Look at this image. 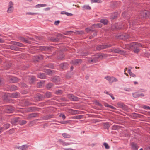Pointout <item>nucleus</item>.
I'll use <instances>...</instances> for the list:
<instances>
[{"instance_id":"2eb2a0df","label":"nucleus","mask_w":150,"mask_h":150,"mask_svg":"<svg viewBox=\"0 0 150 150\" xmlns=\"http://www.w3.org/2000/svg\"><path fill=\"white\" fill-rule=\"evenodd\" d=\"M98 61V57H94L93 58H89L88 60V62L91 63H95L96 62Z\"/></svg>"},{"instance_id":"b1692460","label":"nucleus","mask_w":150,"mask_h":150,"mask_svg":"<svg viewBox=\"0 0 150 150\" xmlns=\"http://www.w3.org/2000/svg\"><path fill=\"white\" fill-rule=\"evenodd\" d=\"M63 91L62 90H56L55 92V93L57 95H60L62 94Z\"/></svg>"},{"instance_id":"cd10ccee","label":"nucleus","mask_w":150,"mask_h":150,"mask_svg":"<svg viewBox=\"0 0 150 150\" xmlns=\"http://www.w3.org/2000/svg\"><path fill=\"white\" fill-rule=\"evenodd\" d=\"M53 48L52 47H45L44 46L42 47V50H51Z\"/></svg>"},{"instance_id":"9d476101","label":"nucleus","mask_w":150,"mask_h":150,"mask_svg":"<svg viewBox=\"0 0 150 150\" xmlns=\"http://www.w3.org/2000/svg\"><path fill=\"white\" fill-rule=\"evenodd\" d=\"M8 79L10 82L12 83H15L19 80L18 78L15 77H9Z\"/></svg>"},{"instance_id":"473e14b6","label":"nucleus","mask_w":150,"mask_h":150,"mask_svg":"<svg viewBox=\"0 0 150 150\" xmlns=\"http://www.w3.org/2000/svg\"><path fill=\"white\" fill-rule=\"evenodd\" d=\"M62 135L63 137L65 138H70L71 137V135L67 133H63Z\"/></svg>"},{"instance_id":"72a5a7b5","label":"nucleus","mask_w":150,"mask_h":150,"mask_svg":"<svg viewBox=\"0 0 150 150\" xmlns=\"http://www.w3.org/2000/svg\"><path fill=\"white\" fill-rule=\"evenodd\" d=\"M24 104L25 106H29L32 105V104L28 100H25L24 102Z\"/></svg>"},{"instance_id":"f8f14e48","label":"nucleus","mask_w":150,"mask_h":150,"mask_svg":"<svg viewBox=\"0 0 150 150\" xmlns=\"http://www.w3.org/2000/svg\"><path fill=\"white\" fill-rule=\"evenodd\" d=\"M39 114L38 113H32L28 115L27 118L28 119H30L33 118L38 117Z\"/></svg>"},{"instance_id":"e433bc0d","label":"nucleus","mask_w":150,"mask_h":150,"mask_svg":"<svg viewBox=\"0 0 150 150\" xmlns=\"http://www.w3.org/2000/svg\"><path fill=\"white\" fill-rule=\"evenodd\" d=\"M45 95L46 96L45 97H47V98H50L52 96V95L50 92H47L45 93Z\"/></svg>"},{"instance_id":"ea45409f","label":"nucleus","mask_w":150,"mask_h":150,"mask_svg":"<svg viewBox=\"0 0 150 150\" xmlns=\"http://www.w3.org/2000/svg\"><path fill=\"white\" fill-rule=\"evenodd\" d=\"M54 116L53 115H46L44 117V118L45 119H48L52 118Z\"/></svg>"},{"instance_id":"a211bd4d","label":"nucleus","mask_w":150,"mask_h":150,"mask_svg":"<svg viewBox=\"0 0 150 150\" xmlns=\"http://www.w3.org/2000/svg\"><path fill=\"white\" fill-rule=\"evenodd\" d=\"M20 96L18 92H15L11 94L10 96L12 98H18Z\"/></svg>"},{"instance_id":"338daca9","label":"nucleus","mask_w":150,"mask_h":150,"mask_svg":"<svg viewBox=\"0 0 150 150\" xmlns=\"http://www.w3.org/2000/svg\"><path fill=\"white\" fill-rule=\"evenodd\" d=\"M9 7L11 6V7H13V4L12 1H11L9 3Z\"/></svg>"},{"instance_id":"f3484780","label":"nucleus","mask_w":150,"mask_h":150,"mask_svg":"<svg viewBox=\"0 0 150 150\" xmlns=\"http://www.w3.org/2000/svg\"><path fill=\"white\" fill-rule=\"evenodd\" d=\"M68 64L67 63H63L60 65V67L63 69H65L67 67Z\"/></svg>"},{"instance_id":"c85d7f7f","label":"nucleus","mask_w":150,"mask_h":150,"mask_svg":"<svg viewBox=\"0 0 150 150\" xmlns=\"http://www.w3.org/2000/svg\"><path fill=\"white\" fill-rule=\"evenodd\" d=\"M13 44L20 47H23L24 46V45L22 43L16 42H14Z\"/></svg>"},{"instance_id":"6ab92c4d","label":"nucleus","mask_w":150,"mask_h":150,"mask_svg":"<svg viewBox=\"0 0 150 150\" xmlns=\"http://www.w3.org/2000/svg\"><path fill=\"white\" fill-rule=\"evenodd\" d=\"M131 145L133 150H137L138 147L137 144L132 142L131 144Z\"/></svg>"},{"instance_id":"052dcab7","label":"nucleus","mask_w":150,"mask_h":150,"mask_svg":"<svg viewBox=\"0 0 150 150\" xmlns=\"http://www.w3.org/2000/svg\"><path fill=\"white\" fill-rule=\"evenodd\" d=\"M4 126L5 127V129H6L9 127L10 125L9 124H6L4 125Z\"/></svg>"},{"instance_id":"bf43d9fd","label":"nucleus","mask_w":150,"mask_h":150,"mask_svg":"<svg viewBox=\"0 0 150 150\" xmlns=\"http://www.w3.org/2000/svg\"><path fill=\"white\" fill-rule=\"evenodd\" d=\"M60 117H62L63 119H64L66 118V116L64 114H61L59 115Z\"/></svg>"},{"instance_id":"603ef678","label":"nucleus","mask_w":150,"mask_h":150,"mask_svg":"<svg viewBox=\"0 0 150 150\" xmlns=\"http://www.w3.org/2000/svg\"><path fill=\"white\" fill-rule=\"evenodd\" d=\"M52 71L50 69L46 70L47 73L49 75H51L52 73Z\"/></svg>"},{"instance_id":"bb28decb","label":"nucleus","mask_w":150,"mask_h":150,"mask_svg":"<svg viewBox=\"0 0 150 150\" xmlns=\"http://www.w3.org/2000/svg\"><path fill=\"white\" fill-rule=\"evenodd\" d=\"M36 108L35 107H30L27 109V111L29 112H31L35 111Z\"/></svg>"},{"instance_id":"e2e57ef3","label":"nucleus","mask_w":150,"mask_h":150,"mask_svg":"<svg viewBox=\"0 0 150 150\" xmlns=\"http://www.w3.org/2000/svg\"><path fill=\"white\" fill-rule=\"evenodd\" d=\"M63 12L65 13V14H66L68 16H71L73 15V14L71 13L66 12L65 11H63Z\"/></svg>"},{"instance_id":"ddd939ff","label":"nucleus","mask_w":150,"mask_h":150,"mask_svg":"<svg viewBox=\"0 0 150 150\" xmlns=\"http://www.w3.org/2000/svg\"><path fill=\"white\" fill-rule=\"evenodd\" d=\"M82 60L81 59H76L72 60L71 62L74 65H77L79 63L82 62Z\"/></svg>"},{"instance_id":"58836bf2","label":"nucleus","mask_w":150,"mask_h":150,"mask_svg":"<svg viewBox=\"0 0 150 150\" xmlns=\"http://www.w3.org/2000/svg\"><path fill=\"white\" fill-rule=\"evenodd\" d=\"M53 84L51 83H49L47 85H46V88L47 89H49L50 88H51Z\"/></svg>"},{"instance_id":"aec40b11","label":"nucleus","mask_w":150,"mask_h":150,"mask_svg":"<svg viewBox=\"0 0 150 150\" xmlns=\"http://www.w3.org/2000/svg\"><path fill=\"white\" fill-rule=\"evenodd\" d=\"M38 77L41 79H45L46 78L45 74L43 73H39L38 74Z\"/></svg>"},{"instance_id":"864d4df0","label":"nucleus","mask_w":150,"mask_h":150,"mask_svg":"<svg viewBox=\"0 0 150 150\" xmlns=\"http://www.w3.org/2000/svg\"><path fill=\"white\" fill-rule=\"evenodd\" d=\"M104 56V54H102L100 55H98L97 57H98V59L99 58L101 59H102Z\"/></svg>"},{"instance_id":"a18cd8bd","label":"nucleus","mask_w":150,"mask_h":150,"mask_svg":"<svg viewBox=\"0 0 150 150\" xmlns=\"http://www.w3.org/2000/svg\"><path fill=\"white\" fill-rule=\"evenodd\" d=\"M117 105L119 106V107L120 108H124L125 107V105L122 103H117Z\"/></svg>"},{"instance_id":"8fccbe9b","label":"nucleus","mask_w":150,"mask_h":150,"mask_svg":"<svg viewBox=\"0 0 150 150\" xmlns=\"http://www.w3.org/2000/svg\"><path fill=\"white\" fill-rule=\"evenodd\" d=\"M103 145L104 146L105 148L106 149H109L110 148V146L108 145V144L106 143H104L103 144Z\"/></svg>"},{"instance_id":"4c0bfd02","label":"nucleus","mask_w":150,"mask_h":150,"mask_svg":"<svg viewBox=\"0 0 150 150\" xmlns=\"http://www.w3.org/2000/svg\"><path fill=\"white\" fill-rule=\"evenodd\" d=\"M59 142L62 144L63 146H67L70 145L69 143L65 142L64 141L61 139L59 140Z\"/></svg>"},{"instance_id":"9b49d317","label":"nucleus","mask_w":150,"mask_h":150,"mask_svg":"<svg viewBox=\"0 0 150 150\" xmlns=\"http://www.w3.org/2000/svg\"><path fill=\"white\" fill-rule=\"evenodd\" d=\"M36 81V78L35 76H32L28 77V81L30 84L33 83Z\"/></svg>"},{"instance_id":"4be33fe9","label":"nucleus","mask_w":150,"mask_h":150,"mask_svg":"<svg viewBox=\"0 0 150 150\" xmlns=\"http://www.w3.org/2000/svg\"><path fill=\"white\" fill-rule=\"evenodd\" d=\"M28 147V146L27 145H23L19 147L18 148V149H20L21 150H26Z\"/></svg>"},{"instance_id":"0e129e2a","label":"nucleus","mask_w":150,"mask_h":150,"mask_svg":"<svg viewBox=\"0 0 150 150\" xmlns=\"http://www.w3.org/2000/svg\"><path fill=\"white\" fill-rule=\"evenodd\" d=\"M143 108L144 109H150V107L147 106L146 105H144Z\"/></svg>"},{"instance_id":"de8ad7c7","label":"nucleus","mask_w":150,"mask_h":150,"mask_svg":"<svg viewBox=\"0 0 150 150\" xmlns=\"http://www.w3.org/2000/svg\"><path fill=\"white\" fill-rule=\"evenodd\" d=\"M83 8L86 10H90L91 9V8L88 5H85L83 6Z\"/></svg>"},{"instance_id":"4468645a","label":"nucleus","mask_w":150,"mask_h":150,"mask_svg":"<svg viewBox=\"0 0 150 150\" xmlns=\"http://www.w3.org/2000/svg\"><path fill=\"white\" fill-rule=\"evenodd\" d=\"M19 117H15L11 119V122L13 125H15L18 122Z\"/></svg>"},{"instance_id":"69168bd1","label":"nucleus","mask_w":150,"mask_h":150,"mask_svg":"<svg viewBox=\"0 0 150 150\" xmlns=\"http://www.w3.org/2000/svg\"><path fill=\"white\" fill-rule=\"evenodd\" d=\"M86 31L87 32H88L90 31H94V30H91V29L89 28H86Z\"/></svg>"},{"instance_id":"a878e982","label":"nucleus","mask_w":150,"mask_h":150,"mask_svg":"<svg viewBox=\"0 0 150 150\" xmlns=\"http://www.w3.org/2000/svg\"><path fill=\"white\" fill-rule=\"evenodd\" d=\"M69 112L72 114H76L77 113L78 111L72 109H69Z\"/></svg>"},{"instance_id":"774afa93","label":"nucleus","mask_w":150,"mask_h":150,"mask_svg":"<svg viewBox=\"0 0 150 150\" xmlns=\"http://www.w3.org/2000/svg\"><path fill=\"white\" fill-rule=\"evenodd\" d=\"M88 54V53L87 52H83L82 53L81 55L83 56H86Z\"/></svg>"},{"instance_id":"1a4fd4ad","label":"nucleus","mask_w":150,"mask_h":150,"mask_svg":"<svg viewBox=\"0 0 150 150\" xmlns=\"http://www.w3.org/2000/svg\"><path fill=\"white\" fill-rule=\"evenodd\" d=\"M57 58L59 60H63L64 57L63 52L61 51L58 52Z\"/></svg>"},{"instance_id":"7ed1b4c3","label":"nucleus","mask_w":150,"mask_h":150,"mask_svg":"<svg viewBox=\"0 0 150 150\" xmlns=\"http://www.w3.org/2000/svg\"><path fill=\"white\" fill-rule=\"evenodd\" d=\"M67 96L71 101H78L79 99V98L74 96L73 94H69L67 95Z\"/></svg>"},{"instance_id":"c03bdc74","label":"nucleus","mask_w":150,"mask_h":150,"mask_svg":"<svg viewBox=\"0 0 150 150\" xmlns=\"http://www.w3.org/2000/svg\"><path fill=\"white\" fill-rule=\"evenodd\" d=\"M13 7H11V6L10 7L9 6V8H8L7 12L8 13L11 12L13 10Z\"/></svg>"},{"instance_id":"37998d69","label":"nucleus","mask_w":150,"mask_h":150,"mask_svg":"<svg viewBox=\"0 0 150 150\" xmlns=\"http://www.w3.org/2000/svg\"><path fill=\"white\" fill-rule=\"evenodd\" d=\"M120 126L117 125H114L112 126V129L116 130L119 129Z\"/></svg>"},{"instance_id":"393cba45","label":"nucleus","mask_w":150,"mask_h":150,"mask_svg":"<svg viewBox=\"0 0 150 150\" xmlns=\"http://www.w3.org/2000/svg\"><path fill=\"white\" fill-rule=\"evenodd\" d=\"M104 128L105 129H108L110 127L109 124L108 122H106L103 123Z\"/></svg>"},{"instance_id":"c9c22d12","label":"nucleus","mask_w":150,"mask_h":150,"mask_svg":"<svg viewBox=\"0 0 150 150\" xmlns=\"http://www.w3.org/2000/svg\"><path fill=\"white\" fill-rule=\"evenodd\" d=\"M104 105L105 107H109L112 109H113L114 110H115L116 109V108L115 107H113V106H111V105H109L107 103H105Z\"/></svg>"},{"instance_id":"0eeeda50","label":"nucleus","mask_w":150,"mask_h":150,"mask_svg":"<svg viewBox=\"0 0 150 150\" xmlns=\"http://www.w3.org/2000/svg\"><path fill=\"white\" fill-rule=\"evenodd\" d=\"M110 51L115 53H120L121 54H124L125 53V52L123 50L116 48L110 49Z\"/></svg>"},{"instance_id":"a19ab883","label":"nucleus","mask_w":150,"mask_h":150,"mask_svg":"<svg viewBox=\"0 0 150 150\" xmlns=\"http://www.w3.org/2000/svg\"><path fill=\"white\" fill-rule=\"evenodd\" d=\"M102 26V24L100 23L97 24H93L92 25V27H94V28L98 27L99 28H100Z\"/></svg>"},{"instance_id":"680f3d73","label":"nucleus","mask_w":150,"mask_h":150,"mask_svg":"<svg viewBox=\"0 0 150 150\" xmlns=\"http://www.w3.org/2000/svg\"><path fill=\"white\" fill-rule=\"evenodd\" d=\"M47 67L51 68H53L54 66L53 64H50L47 65Z\"/></svg>"},{"instance_id":"13d9d810","label":"nucleus","mask_w":150,"mask_h":150,"mask_svg":"<svg viewBox=\"0 0 150 150\" xmlns=\"http://www.w3.org/2000/svg\"><path fill=\"white\" fill-rule=\"evenodd\" d=\"M4 83V80L3 79L0 77V86L2 85Z\"/></svg>"},{"instance_id":"79ce46f5","label":"nucleus","mask_w":150,"mask_h":150,"mask_svg":"<svg viewBox=\"0 0 150 150\" xmlns=\"http://www.w3.org/2000/svg\"><path fill=\"white\" fill-rule=\"evenodd\" d=\"M19 85L21 87L26 88L27 87V85L24 83L22 82L19 83Z\"/></svg>"},{"instance_id":"f257e3e1","label":"nucleus","mask_w":150,"mask_h":150,"mask_svg":"<svg viewBox=\"0 0 150 150\" xmlns=\"http://www.w3.org/2000/svg\"><path fill=\"white\" fill-rule=\"evenodd\" d=\"M129 47L131 49L139 48L140 47H143L142 45L139 43L137 42H134L130 43L129 45Z\"/></svg>"},{"instance_id":"dca6fc26","label":"nucleus","mask_w":150,"mask_h":150,"mask_svg":"<svg viewBox=\"0 0 150 150\" xmlns=\"http://www.w3.org/2000/svg\"><path fill=\"white\" fill-rule=\"evenodd\" d=\"M36 98H38V100H42L45 98V96L43 95L39 94L36 96Z\"/></svg>"},{"instance_id":"5701e85b","label":"nucleus","mask_w":150,"mask_h":150,"mask_svg":"<svg viewBox=\"0 0 150 150\" xmlns=\"http://www.w3.org/2000/svg\"><path fill=\"white\" fill-rule=\"evenodd\" d=\"M50 40L52 42H57L60 39L58 38H54L53 37H51L50 39Z\"/></svg>"},{"instance_id":"6e6d98bb","label":"nucleus","mask_w":150,"mask_h":150,"mask_svg":"<svg viewBox=\"0 0 150 150\" xmlns=\"http://www.w3.org/2000/svg\"><path fill=\"white\" fill-rule=\"evenodd\" d=\"M139 51V50L138 48H136L134 50V53H138Z\"/></svg>"},{"instance_id":"412c9836","label":"nucleus","mask_w":150,"mask_h":150,"mask_svg":"<svg viewBox=\"0 0 150 150\" xmlns=\"http://www.w3.org/2000/svg\"><path fill=\"white\" fill-rule=\"evenodd\" d=\"M19 39L20 40L22 41V42H23L27 43H30V42L28 41L26 39H25V38L24 37H20L19 38Z\"/></svg>"},{"instance_id":"09e8293b","label":"nucleus","mask_w":150,"mask_h":150,"mask_svg":"<svg viewBox=\"0 0 150 150\" xmlns=\"http://www.w3.org/2000/svg\"><path fill=\"white\" fill-rule=\"evenodd\" d=\"M44 83V82H43L42 83L41 82L38 83L37 84V87L38 88H40L41 86H42V84H43Z\"/></svg>"},{"instance_id":"5fc2aeb1","label":"nucleus","mask_w":150,"mask_h":150,"mask_svg":"<svg viewBox=\"0 0 150 150\" xmlns=\"http://www.w3.org/2000/svg\"><path fill=\"white\" fill-rule=\"evenodd\" d=\"M27 123V121L25 120H23L20 123V125H23Z\"/></svg>"},{"instance_id":"3c124183","label":"nucleus","mask_w":150,"mask_h":150,"mask_svg":"<svg viewBox=\"0 0 150 150\" xmlns=\"http://www.w3.org/2000/svg\"><path fill=\"white\" fill-rule=\"evenodd\" d=\"M46 6V4H38V5L36 6V7H38L45 6Z\"/></svg>"},{"instance_id":"20e7f679","label":"nucleus","mask_w":150,"mask_h":150,"mask_svg":"<svg viewBox=\"0 0 150 150\" xmlns=\"http://www.w3.org/2000/svg\"><path fill=\"white\" fill-rule=\"evenodd\" d=\"M14 110V108L13 107L8 106L5 108L4 111L6 113H12Z\"/></svg>"},{"instance_id":"f704fd0d","label":"nucleus","mask_w":150,"mask_h":150,"mask_svg":"<svg viewBox=\"0 0 150 150\" xmlns=\"http://www.w3.org/2000/svg\"><path fill=\"white\" fill-rule=\"evenodd\" d=\"M10 88V90L11 91H14L17 89V87L13 85L11 86Z\"/></svg>"},{"instance_id":"4d7b16f0","label":"nucleus","mask_w":150,"mask_h":150,"mask_svg":"<svg viewBox=\"0 0 150 150\" xmlns=\"http://www.w3.org/2000/svg\"><path fill=\"white\" fill-rule=\"evenodd\" d=\"M92 3L97 2L98 3H100V0H91Z\"/></svg>"},{"instance_id":"39448f33","label":"nucleus","mask_w":150,"mask_h":150,"mask_svg":"<svg viewBox=\"0 0 150 150\" xmlns=\"http://www.w3.org/2000/svg\"><path fill=\"white\" fill-rule=\"evenodd\" d=\"M150 15V12L146 10H144L141 13V16L143 18H147Z\"/></svg>"},{"instance_id":"7c9ffc66","label":"nucleus","mask_w":150,"mask_h":150,"mask_svg":"<svg viewBox=\"0 0 150 150\" xmlns=\"http://www.w3.org/2000/svg\"><path fill=\"white\" fill-rule=\"evenodd\" d=\"M100 21L105 25H107L108 23V21L106 19H101Z\"/></svg>"},{"instance_id":"f03ea898","label":"nucleus","mask_w":150,"mask_h":150,"mask_svg":"<svg viewBox=\"0 0 150 150\" xmlns=\"http://www.w3.org/2000/svg\"><path fill=\"white\" fill-rule=\"evenodd\" d=\"M112 45L110 44H104L102 45H99L96 46V49L97 50H100L102 49L110 47Z\"/></svg>"},{"instance_id":"423d86ee","label":"nucleus","mask_w":150,"mask_h":150,"mask_svg":"<svg viewBox=\"0 0 150 150\" xmlns=\"http://www.w3.org/2000/svg\"><path fill=\"white\" fill-rule=\"evenodd\" d=\"M51 81L56 84H58L60 82V79L59 76H55L52 78Z\"/></svg>"},{"instance_id":"2f4dec72","label":"nucleus","mask_w":150,"mask_h":150,"mask_svg":"<svg viewBox=\"0 0 150 150\" xmlns=\"http://www.w3.org/2000/svg\"><path fill=\"white\" fill-rule=\"evenodd\" d=\"M109 78L108 81L110 83H112L113 82H114V80H113V77H110L109 76H108L106 77L105 78Z\"/></svg>"},{"instance_id":"49530a36","label":"nucleus","mask_w":150,"mask_h":150,"mask_svg":"<svg viewBox=\"0 0 150 150\" xmlns=\"http://www.w3.org/2000/svg\"><path fill=\"white\" fill-rule=\"evenodd\" d=\"M142 116L138 114L134 113V116L136 117L141 118Z\"/></svg>"},{"instance_id":"c756f323","label":"nucleus","mask_w":150,"mask_h":150,"mask_svg":"<svg viewBox=\"0 0 150 150\" xmlns=\"http://www.w3.org/2000/svg\"><path fill=\"white\" fill-rule=\"evenodd\" d=\"M10 48L12 50L15 51H18V48L13 45H11L10 46Z\"/></svg>"},{"instance_id":"6e6552de","label":"nucleus","mask_w":150,"mask_h":150,"mask_svg":"<svg viewBox=\"0 0 150 150\" xmlns=\"http://www.w3.org/2000/svg\"><path fill=\"white\" fill-rule=\"evenodd\" d=\"M43 59V56L42 55H38L35 56L33 57V59L35 62H38L42 60Z\"/></svg>"}]
</instances>
